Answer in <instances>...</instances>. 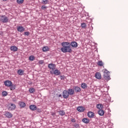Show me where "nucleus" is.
Masks as SVG:
<instances>
[{"instance_id":"5701e85b","label":"nucleus","mask_w":128,"mask_h":128,"mask_svg":"<svg viewBox=\"0 0 128 128\" xmlns=\"http://www.w3.org/2000/svg\"><path fill=\"white\" fill-rule=\"evenodd\" d=\"M24 71L22 69H20L18 70V74L20 76H22L24 74Z\"/></svg>"},{"instance_id":"bb28decb","label":"nucleus","mask_w":128,"mask_h":128,"mask_svg":"<svg viewBox=\"0 0 128 128\" xmlns=\"http://www.w3.org/2000/svg\"><path fill=\"white\" fill-rule=\"evenodd\" d=\"M59 114L62 116H64V114H66V112H64V110H60L59 111Z\"/></svg>"},{"instance_id":"f03ea898","label":"nucleus","mask_w":128,"mask_h":128,"mask_svg":"<svg viewBox=\"0 0 128 128\" xmlns=\"http://www.w3.org/2000/svg\"><path fill=\"white\" fill-rule=\"evenodd\" d=\"M8 18L6 15H2L0 16V22L3 24H6L8 22Z\"/></svg>"},{"instance_id":"4c0bfd02","label":"nucleus","mask_w":128,"mask_h":128,"mask_svg":"<svg viewBox=\"0 0 128 128\" xmlns=\"http://www.w3.org/2000/svg\"><path fill=\"white\" fill-rule=\"evenodd\" d=\"M60 78L61 80H64V76H60Z\"/></svg>"},{"instance_id":"9b49d317","label":"nucleus","mask_w":128,"mask_h":128,"mask_svg":"<svg viewBox=\"0 0 128 128\" xmlns=\"http://www.w3.org/2000/svg\"><path fill=\"white\" fill-rule=\"evenodd\" d=\"M72 89L74 90V92H80V90H82L78 86H74L72 88Z\"/></svg>"},{"instance_id":"7c9ffc66","label":"nucleus","mask_w":128,"mask_h":128,"mask_svg":"<svg viewBox=\"0 0 128 128\" xmlns=\"http://www.w3.org/2000/svg\"><path fill=\"white\" fill-rule=\"evenodd\" d=\"M24 0H17V4H22L24 3Z\"/></svg>"},{"instance_id":"4be33fe9","label":"nucleus","mask_w":128,"mask_h":128,"mask_svg":"<svg viewBox=\"0 0 128 128\" xmlns=\"http://www.w3.org/2000/svg\"><path fill=\"white\" fill-rule=\"evenodd\" d=\"M96 108L98 110H102L104 108V105L100 104H96Z\"/></svg>"},{"instance_id":"2f4dec72","label":"nucleus","mask_w":128,"mask_h":128,"mask_svg":"<svg viewBox=\"0 0 128 128\" xmlns=\"http://www.w3.org/2000/svg\"><path fill=\"white\" fill-rule=\"evenodd\" d=\"M48 47L44 46L42 48L43 52H48Z\"/></svg>"},{"instance_id":"cd10ccee","label":"nucleus","mask_w":128,"mask_h":128,"mask_svg":"<svg viewBox=\"0 0 128 128\" xmlns=\"http://www.w3.org/2000/svg\"><path fill=\"white\" fill-rule=\"evenodd\" d=\"M81 27L82 28H86V24L84 22L81 23Z\"/></svg>"},{"instance_id":"c85d7f7f","label":"nucleus","mask_w":128,"mask_h":128,"mask_svg":"<svg viewBox=\"0 0 128 128\" xmlns=\"http://www.w3.org/2000/svg\"><path fill=\"white\" fill-rule=\"evenodd\" d=\"M36 90L34 88H31L29 89V92L30 94H34V92Z\"/></svg>"},{"instance_id":"f8f14e48","label":"nucleus","mask_w":128,"mask_h":128,"mask_svg":"<svg viewBox=\"0 0 128 128\" xmlns=\"http://www.w3.org/2000/svg\"><path fill=\"white\" fill-rule=\"evenodd\" d=\"M67 90L69 96H74V90L73 88H68Z\"/></svg>"},{"instance_id":"f257e3e1","label":"nucleus","mask_w":128,"mask_h":128,"mask_svg":"<svg viewBox=\"0 0 128 128\" xmlns=\"http://www.w3.org/2000/svg\"><path fill=\"white\" fill-rule=\"evenodd\" d=\"M61 45L62 46L60 50L62 52H72V48H70L69 42H62L61 43Z\"/></svg>"},{"instance_id":"393cba45","label":"nucleus","mask_w":128,"mask_h":128,"mask_svg":"<svg viewBox=\"0 0 128 128\" xmlns=\"http://www.w3.org/2000/svg\"><path fill=\"white\" fill-rule=\"evenodd\" d=\"M81 87L82 88H84V90L88 88V84L86 83H82L81 84Z\"/></svg>"},{"instance_id":"f704fd0d","label":"nucleus","mask_w":128,"mask_h":128,"mask_svg":"<svg viewBox=\"0 0 128 128\" xmlns=\"http://www.w3.org/2000/svg\"><path fill=\"white\" fill-rule=\"evenodd\" d=\"M48 2V0H42V3L43 4H46Z\"/></svg>"},{"instance_id":"a19ab883","label":"nucleus","mask_w":128,"mask_h":128,"mask_svg":"<svg viewBox=\"0 0 128 128\" xmlns=\"http://www.w3.org/2000/svg\"><path fill=\"white\" fill-rule=\"evenodd\" d=\"M37 110V112H42V110L38 108H37V110Z\"/></svg>"},{"instance_id":"e433bc0d","label":"nucleus","mask_w":128,"mask_h":128,"mask_svg":"<svg viewBox=\"0 0 128 128\" xmlns=\"http://www.w3.org/2000/svg\"><path fill=\"white\" fill-rule=\"evenodd\" d=\"M44 60H40L38 61V64H43L44 63Z\"/></svg>"},{"instance_id":"39448f33","label":"nucleus","mask_w":128,"mask_h":128,"mask_svg":"<svg viewBox=\"0 0 128 128\" xmlns=\"http://www.w3.org/2000/svg\"><path fill=\"white\" fill-rule=\"evenodd\" d=\"M16 106L13 103H10L8 106V110H14Z\"/></svg>"},{"instance_id":"f3484780","label":"nucleus","mask_w":128,"mask_h":128,"mask_svg":"<svg viewBox=\"0 0 128 128\" xmlns=\"http://www.w3.org/2000/svg\"><path fill=\"white\" fill-rule=\"evenodd\" d=\"M18 104L20 108H24L26 107V103L23 102H20Z\"/></svg>"},{"instance_id":"6ab92c4d","label":"nucleus","mask_w":128,"mask_h":128,"mask_svg":"<svg viewBox=\"0 0 128 128\" xmlns=\"http://www.w3.org/2000/svg\"><path fill=\"white\" fill-rule=\"evenodd\" d=\"M85 110L86 109L84 108L82 106H78L77 108V110H78V112H84Z\"/></svg>"},{"instance_id":"6e6552de","label":"nucleus","mask_w":128,"mask_h":128,"mask_svg":"<svg viewBox=\"0 0 128 128\" xmlns=\"http://www.w3.org/2000/svg\"><path fill=\"white\" fill-rule=\"evenodd\" d=\"M12 82L10 80H7L4 82V84L5 86H7L10 88V86H12Z\"/></svg>"},{"instance_id":"72a5a7b5","label":"nucleus","mask_w":128,"mask_h":128,"mask_svg":"<svg viewBox=\"0 0 128 128\" xmlns=\"http://www.w3.org/2000/svg\"><path fill=\"white\" fill-rule=\"evenodd\" d=\"M2 95L3 96H8V92H6V91H4L2 92Z\"/></svg>"},{"instance_id":"79ce46f5","label":"nucleus","mask_w":128,"mask_h":128,"mask_svg":"<svg viewBox=\"0 0 128 128\" xmlns=\"http://www.w3.org/2000/svg\"><path fill=\"white\" fill-rule=\"evenodd\" d=\"M58 98H62V94L58 95Z\"/></svg>"},{"instance_id":"20e7f679","label":"nucleus","mask_w":128,"mask_h":128,"mask_svg":"<svg viewBox=\"0 0 128 128\" xmlns=\"http://www.w3.org/2000/svg\"><path fill=\"white\" fill-rule=\"evenodd\" d=\"M50 74H54L55 76H60V71L55 68L54 70L50 71Z\"/></svg>"},{"instance_id":"423d86ee","label":"nucleus","mask_w":128,"mask_h":128,"mask_svg":"<svg viewBox=\"0 0 128 128\" xmlns=\"http://www.w3.org/2000/svg\"><path fill=\"white\" fill-rule=\"evenodd\" d=\"M68 96H70V94H68V90H64L62 92V97L64 98H68Z\"/></svg>"},{"instance_id":"412c9836","label":"nucleus","mask_w":128,"mask_h":128,"mask_svg":"<svg viewBox=\"0 0 128 128\" xmlns=\"http://www.w3.org/2000/svg\"><path fill=\"white\" fill-rule=\"evenodd\" d=\"M10 50L12 52H16L18 51V47L16 46H12L10 48Z\"/></svg>"},{"instance_id":"b1692460","label":"nucleus","mask_w":128,"mask_h":128,"mask_svg":"<svg viewBox=\"0 0 128 128\" xmlns=\"http://www.w3.org/2000/svg\"><path fill=\"white\" fill-rule=\"evenodd\" d=\"M10 90H14L16 88V84H12V86H10Z\"/></svg>"},{"instance_id":"2eb2a0df","label":"nucleus","mask_w":128,"mask_h":128,"mask_svg":"<svg viewBox=\"0 0 128 128\" xmlns=\"http://www.w3.org/2000/svg\"><path fill=\"white\" fill-rule=\"evenodd\" d=\"M88 116L90 118H92L94 116V114L92 112H88Z\"/></svg>"},{"instance_id":"a878e982","label":"nucleus","mask_w":128,"mask_h":128,"mask_svg":"<svg viewBox=\"0 0 128 128\" xmlns=\"http://www.w3.org/2000/svg\"><path fill=\"white\" fill-rule=\"evenodd\" d=\"M72 126H74L75 128H80V124L78 123H74L72 124Z\"/></svg>"},{"instance_id":"7ed1b4c3","label":"nucleus","mask_w":128,"mask_h":128,"mask_svg":"<svg viewBox=\"0 0 128 128\" xmlns=\"http://www.w3.org/2000/svg\"><path fill=\"white\" fill-rule=\"evenodd\" d=\"M104 78L106 80H110V72L105 69L104 74Z\"/></svg>"},{"instance_id":"0eeeda50","label":"nucleus","mask_w":128,"mask_h":128,"mask_svg":"<svg viewBox=\"0 0 128 128\" xmlns=\"http://www.w3.org/2000/svg\"><path fill=\"white\" fill-rule=\"evenodd\" d=\"M48 68H50V70H56V64L51 63L48 64Z\"/></svg>"},{"instance_id":"a211bd4d","label":"nucleus","mask_w":128,"mask_h":128,"mask_svg":"<svg viewBox=\"0 0 128 128\" xmlns=\"http://www.w3.org/2000/svg\"><path fill=\"white\" fill-rule=\"evenodd\" d=\"M98 114L100 116H102L104 114V111L102 109H100L98 110Z\"/></svg>"},{"instance_id":"9d476101","label":"nucleus","mask_w":128,"mask_h":128,"mask_svg":"<svg viewBox=\"0 0 128 128\" xmlns=\"http://www.w3.org/2000/svg\"><path fill=\"white\" fill-rule=\"evenodd\" d=\"M69 46H72V48H78V42H70V43Z\"/></svg>"},{"instance_id":"aec40b11","label":"nucleus","mask_w":128,"mask_h":128,"mask_svg":"<svg viewBox=\"0 0 128 128\" xmlns=\"http://www.w3.org/2000/svg\"><path fill=\"white\" fill-rule=\"evenodd\" d=\"M82 122L84 124H90V120L88 119L87 118H84L82 120Z\"/></svg>"},{"instance_id":"ddd939ff","label":"nucleus","mask_w":128,"mask_h":128,"mask_svg":"<svg viewBox=\"0 0 128 128\" xmlns=\"http://www.w3.org/2000/svg\"><path fill=\"white\" fill-rule=\"evenodd\" d=\"M17 30L20 32H24L25 29L22 26H19L18 28H17Z\"/></svg>"},{"instance_id":"dca6fc26","label":"nucleus","mask_w":128,"mask_h":128,"mask_svg":"<svg viewBox=\"0 0 128 128\" xmlns=\"http://www.w3.org/2000/svg\"><path fill=\"white\" fill-rule=\"evenodd\" d=\"M95 78H97V80H100V78H102V74L100 73L97 72L95 74Z\"/></svg>"},{"instance_id":"1a4fd4ad","label":"nucleus","mask_w":128,"mask_h":128,"mask_svg":"<svg viewBox=\"0 0 128 128\" xmlns=\"http://www.w3.org/2000/svg\"><path fill=\"white\" fill-rule=\"evenodd\" d=\"M4 116L8 118H12V114L8 111L5 112Z\"/></svg>"},{"instance_id":"37998d69","label":"nucleus","mask_w":128,"mask_h":128,"mask_svg":"<svg viewBox=\"0 0 128 128\" xmlns=\"http://www.w3.org/2000/svg\"><path fill=\"white\" fill-rule=\"evenodd\" d=\"M54 113L52 114V116H54Z\"/></svg>"},{"instance_id":"4468645a","label":"nucleus","mask_w":128,"mask_h":128,"mask_svg":"<svg viewBox=\"0 0 128 128\" xmlns=\"http://www.w3.org/2000/svg\"><path fill=\"white\" fill-rule=\"evenodd\" d=\"M29 108L31 110H38V108L34 104H31L29 106Z\"/></svg>"},{"instance_id":"ea45409f","label":"nucleus","mask_w":128,"mask_h":128,"mask_svg":"<svg viewBox=\"0 0 128 128\" xmlns=\"http://www.w3.org/2000/svg\"><path fill=\"white\" fill-rule=\"evenodd\" d=\"M71 122H76V120L75 118H72V119H71Z\"/></svg>"},{"instance_id":"473e14b6","label":"nucleus","mask_w":128,"mask_h":128,"mask_svg":"<svg viewBox=\"0 0 128 128\" xmlns=\"http://www.w3.org/2000/svg\"><path fill=\"white\" fill-rule=\"evenodd\" d=\"M29 60H34V56H31L29 57Z\"/></svg>"},{"instance_id":"c9c22d12","label":"nucleus","mask_w":128,"mask_h":128,"mask_svg":"<svg viewBox=\"0 0 128 128\" xmlns=\"http://www.w3.org/2000/svg\"><path fill=\"white\" fill-rule=\"evenodd\" d=\"M24 36H30V34L28 32H24Z\"/></svg>"},{"instance_id":"58836bf2","label":"nucleus","mask_w":128,"mask_h":128,"mask_svg":"<svg viewBox=\"0 0 128 128\" xmlns=\"http://www.w3.org/2000/svg\"><path fill=\"white\" fill-rule=\"evenodd\" d=\"M41 8H42V10H44L45 8H46V6H44V5H42V7H41Z\"/></svg>"},{"instance_id":"c756f323","label":"nucleus","mask_w":128,"mask_h":128,"mask_svg":"<svg viewBox=\"0 0 128 128\" xmlns=\"http://www.w3.org/2000/svg\"><path fill=\"white\" fill-rule=\"evenodd\" d=\"M98 64L99 66H104V63H102V61L100 60L98 62Z\"/></svg>"}]
</instances>
